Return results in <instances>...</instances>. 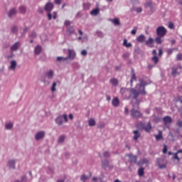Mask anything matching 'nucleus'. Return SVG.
I'll return each instance as SVG.
<instances>
[{
	"instance_id": "52",
	"label": "nucleus",
	"mask_w": 182,
	"mask_h": 182,
	"mask_svg": "<svg viewBox=\"0 0 182 182\" xmlns=\"http://www.w3.org/2000/svg\"><path fill=\"white\" fill-rule=\"evenodd\" d=\"M64 25H65V26H69V25H70V22L69 21L66 20V21H65V23H64Z\"/></svg>"
},
{
	"instance_id": "13",
	"label": "nucleus",
	"mask_w": 182,
	"mask_h": 182,
	"mask_svg": "<svg viewBox=\"0 0 182 182\" xmlns=\"http://www.w3.org/2000/svg\"><path fill=\"white\" fill-rule=\"evenodd\" d=\"M45 137V132H39L36 134V140H41Z\"/></svg>"
},
{
	"instance_id": "63",
	"label": "nucleus",
	"mask_w": 182,
	"mask_h": 182,
	"mask_svg": "<svg viewBox=\"0 0 182 182\" xmlns=\"http://www.w3.org/2000/svg\"><path fill=\"white\" fill-rule=\"evenodd\" d=\"M57 182H65V180H58Z\"/></svg>"
},
{
	"instance_id": "19",
	"label": "nucleus",
	"mask_w": 182,
	"mask_h": 182,
	"mask_svg": "<svg viewBox=\"0 0 182 182\" xmlns=\"http://www.w3.org/2000/svg\"><path fill=\"white\" fill-rule=\"evenodd\" d=\"M10 69H11V70H15V69H16V61L15 60L11 61Z\"/></svg>"
},
{
	"instance_id": "41",
	"label": "nucleus",
	"mask_w": 182,
	"mask_h": 182,
	"mask_svg": "<svg viewBox=\"0 0 182 182\" xmlns=\"http://www.w3.org/2000/svg\"><path fill=\"white\" fill-rule=\"evenodd\" d=\"M176 60H182V53H179L176 55Z\"/></svg>"
},
{
	"instance_id": "36",
	"label": "nucleus",
	"mask_w": 182,
	"mask_h": 182,
	"mask_svg": "<svg viewBox=\"0 0 182 182\" xmlns=\"http://www.w3.org/2000/svg\"><path fill=\"white\" fill-rule=\"evenodd\" d=\"M81 181L86 182V180H89V177L86 176V175L81 176L80 178Z\"/></svg>"
},
{
	"instance_id": "34",
	"label": "nucleus",
	"mask_w": 182,
	"mask_h": 182,
	"mask_svg": "<svg viewBox=\"0 0 182 182\" xmlns=\"http://www.w3.org/2000/svg\"><path fill=\"white\" fill-rule=\"evenodd\" d=\"M65 139H66L65 135L60 136L58 140V143H63V141H65Z\"/></svg>"
},
{
	"instance_id": "55",
	"label": "nucleus",
	"mask_w": 182,
	"mask_h": 182,
	"mask_svg": "<svg viewBox=\"0 0 182 182\" xmlns=\"http://www.w3.org/2000/svg\"><path fill=\"white\" fill-rule=\"evenodd\" d=\"M162 55H163V50L159 49V56H162Z\"/></svg>"
},
{
	"instance_id": "3",
	"label": "nucleus",
	"mask_w": 182,
	"mask_h": 182,
	"mask_svg": "<svg viewBox=\"0 0 182 182\" xmlns=\"http://www.w3.org/2000/svg\"><path fill=\"white\" fill-rule=\"evenodd\" d=\"M136 106L137 107V109H139V103L136 104V105H133V108L131 110V116L132 117H134V119H139L140 117H141V116H143L141 114V112H140V111H139V109H136Z\"/></svg>"
},
{
	"instance_id": "51",
	"label": "nucleus",
	"mask_w": 182,
	"mask_h": 182,
	"mask_svg": "<svg viewBox=\"0 0 182 182\" xmlns=\"http://www.w3.org/2000/svg\"><path fill=\"white\" fill-rule=\"evenodd\" d=\"M129 53H126L123 55V58H124L125 59L129 58Z\"/></svg>"
},
{
	"instance_id": "35",
	"label": "nucleus",
	"mask_w": 182,
	"mask_h": 182,
	"mask_svg": "<svg viewBox=\"0 0 182 182\" xmlns=\"http://www.w3.org/2000/svg\"><path fill=\"white\" fill-rule=\"evenodd\" d=\"M134 80H137V77H136V74H134V73L132 74V78H131V80H130L131 86L133 85V81Z\"/></svg>"
},
{
	"instance_id": "32",
	"label": "nucleus",
	"mask_w": 182,
	"mask_h": 182,
	"mask_svg": "<svg viewBox=\"0 0 182 182\" xmlns=\"http://www.w3.org/2000/svg\"><path fill=\"white\" fill-rule=\"evenodd\" d=\"M123 45L125 46V48H132V45L131 43H127V40L124 39Z\"/></svg>"
},
{
	"instance_id": "62",
	"label": "nucleus",
	"mask_w": 182,
	"mask_h": 182,
	"mask_svg": "<svg viewBox=\"0 0 182 182\" xmlns=\"http://www.w3.org/2000/svg\"><path fill=\"white\" fill-rule=\"evenodd\" d=\"M171 43H172V45H174V43H176V41L175 40H172L171 41Z\"/></svg>"
},
{
	"instance_id": "40",
	"label": "nucleus",
	"mask_w": 182,
	"mask_h": 182,
	"mask_svg": "<svg viewBox=\"0 0 182 182\" xmlns=\"http://www.w3.org/2000/svg\"><path fill=\"white\" fill-rule=\"evenodd\" d=\"M11 32H12L13 33H16L18 32V27H16V26L12 27V28H11Z\"/></svg>"
},
{
	"instance_id": "46",
	"label": "nucleus",
	"mask_w": 182,
	"mask_h": 182,
	"mask_svg": "<svg viewBox=\"0 0 182 182\" xmlns=\"http://www.w3.org/2000/svg\"><path fill=\"white\" fill-rule=\"evenodd\" d=\"M57 17H58V12L54 11V12L53 13V19H56Z\"/></svg>"
},
{
	"instance_id": "15",
	"label": "nucleus",
	"mask_w": 182,
	"mask_h": 182,
	"mask_svg": "<svg viewBox=\"0 0 182 182\" xmlns=\"http://www.w3.org/2000/svg\"><path fill=\"white\" fill-rule=\"evenodd\" d=\"M153 42H154V40L152 38H149L145 42V45H146V46H149V48H153V46H154Z\"/></svg>"
},
{
	"instance_id": "49",
	"label": "nucleus",
	"mask_w": 182,
	"mask_h": 182,
	"mask_svg": "<svg viewBox=\"0 0 182 182\" xmlns=\"http://www.w3.org/2000/svg\"><path fill=\"white\" fill-rule=\"evenodd\" d=\"M168 28H169L170 29H174V23H169V24H168Z\"/></svg>"
},
{
	"instance_id": "44",
	"label": "nucleus",
	"mask_w": 182,
	"mask_h": 182,
	"mask_svg": "<svg viewBox=\"0 0 182 182\" xmlns=\"http://www.w3.org/2000/svg\"><path fill=\"white\" fill-rule=\"evenodd\" d=\"M137 32V27H134V29H133L131 31L132 35H136V33Z\"/></svg>"
},
{
	"instance_id": "37",
	"label": "nucleus",
	"mask_w": 182,
	"mask_h": 182,
	"mask_svg": "<svg viewBox=\"0 0 182 182\" xmlns=\"http://www.w3.org/2000/svg\"><path fill=\"white\" fill-rule=\"evenodd\" d=\"M107 166H109V161L107 160H105L102 162V167L104 168H107Z\"/></svg>"
},
{
	"instance_id": "54",
	"label": "nucleus",
	"mask_w": 182,
	"mask_h": 182,
	"mask_svg": "<svg viewBox=\"0 0 182 182\" xmlns=\"http://www.w3.org/2000/svg\"><path fill=\"white\" fill-rule=\"evenodd\" d=\"M31 38H36V33H35V32L31 33Z\"/></svg>"
},
{
	"instance_id": "8",
	"label": "nucleus",
	"mask_w": 182,
	"mask_h": 182,
	"mask_svg": "<svg viewBox=\"0 0 182 182\" xmlns=\"http://www.w3.org/2000/svg\"><path fill=\"white\" fill-rule=\"evenodd\" d=\"M139 127H141V129H142L143 130H145V132H146V133H150V132L151 130V124L150 122H149L146 124L140 123L139 125Z\"/></svg>"
},
{
	"instance_id": "14",
	"label": "nucleus",
	"mask_w": 182,
	"mask_h": 182,
	"mask_svg": "<svg viewBox=\"0 0 182 182\" xmlns=\"http://www.w3.org/2000/svg\"><path fill=\"white\" fill-rule=\"evenodd\" d=\"M76 56V53L73 50H68V58L69 59L73 60Z\"/></svg>"
},
{
	"instance_id": "12",
	"label": "nucleus",
	"mask_w": 182,
	"mask_h": 182,
	"mask_svg": "<svg viewBox=\"0 0 182 182\" xmlns=\"http://www.w3.org/2000/svg\"><path fill=\"white\" fill-rule=\"evenodd\" d=\"M16 14H18V11H16V9L13 8L9 10V11L8 13V16H9V18H12V16H15V15H16Z\"/></svg>"
},
{
	"instance_id": "38",
	"label": "nucleus",
	"mask_w": 182,
	"mask_h": 182,
	"mask_svg": "<svg viewBox=\"0 0 182 182\" xmlns=\"http://www.w3.org/2000/svg\"><path fill=\"white\" fill-rule=\"evenodd\" d=\"M12 127H14V124L12 123H9L6 124V129H7L8 130L12 129Z\"/></svg>"
},
{
	"instance_id": "58",
	"label": "nucleus",
	"mask_w": 182,
	"mask_h": 182,
	"mask_svg": "<svg viewBox=\"0 0 182 182\" xmlns=\"http://www.w3.org/2000/svg\"><path fill=\"white\" fill-rule=\"evenodd\" d=\"M178 126L179 127H182V121H178Z\"/></svg>"
},
{
	"instance_id": "45",
	"label": "nucleus",
	"mask_w": 182,
	"mask_h": 182,
	"mask_svg": "<svg viewBox=\"0 0 182 182\" xmlns=\"http://www.w3.org/2000/svg\"><path fill=\"white\" fill-rule=\"evenodd\" d=\"M174 50V49H171V48H168L166 52L168 53V55H171V53H173V51Z\"/></svg>"
},
{
	"instance_id": "2",
	"label": "nucleus",
	"mask_w": 182,
	"mask_h": 182,
	"mask_svg": "<svg viewBox=\"0 0 182 182\" xmlns=\"http://www.w3.org/2000/svg\"><path fill=\"white\" fill-rule=\"evenodd\" d=\"M168 154V156H173L171 159L176 160V163L179 164L180 160L182 159V149H179L176 153H172L171 151H169Z\"/></svg>"
},
{
	"instance_id": "24",
	"label": "nucleus",
	"mask_w": 182,
	"mask_h": 182,
	"mask_svg": "<svg viewBox=\"0 0 182 182\" xmlns=\"http://www.w3.org/2000/svg\"><path fill=\"white\" fill-rule=\"evenodd\" d=\"M18 9L20 14H23V15L26 14V7L25 6H21Z\"/></svg>"
},
{
	"instance_id": "42",
	"label": "nucleus",
	"mask_w": 182,
	"mask_h": 182,
	"mask_svg": "<svg viewBox=\"0 0 182 182\" xmlns=\"http://www.w3.org/2000/svg\"><path fill=\"white\" fill-rule=\"evenodd\" d=\"M68 58H63V57H58L57 60L60 61V60H68Z\"/></svg>"
},
{
	"instance_id": "18",
	"label": "nucleus",
	"mask_w": 182,
	"mask_h": 182,
	"mask_svg": "<svg viewBox=\"0 0 182 182\" xmlns=\"http://www.w3.org/2000/svg\"><path fill=\"white\" fill-rule=\"evenodd\" d=\"M156 140H163V132L161 131H159L158 135H154Z\"/></svg>"
},
{
	"instance_id": "53",
	"label": "nucleus",
	"mask_w": 182,
	"mask_h": 182,
	"mask_svg": "<svg viewBox=\"0 0 182 182\" xmlns=\"http://www.w3.org/2000/svg\"><path fill=\"white\" fill-rule=\"evenodd\" d=\"M159 168H165L166 164H159Z\"/></svg>"
},
{
	"instance_id": "56",
	"label": "nucleus",
	"mask_w": 182,
	"mask_h": 182,
	"mask_svg": "<svg viewBox=\"0 0 182 182\" xmlns=\"http://www.w3.org/2000/svg\"><path fill=\"white\" fill-rule=\"evenodd\" d=\"M55 3L57 5H60V4L62 3V1H61V0H55Z\"/></svg>"
},
{
	"instance_id": "16",
	"label": "nucleus",
	"mask_w": 182,
	"mask_h": 182,
	"mask_svg": "<svg viewBox=\"0 0 182 182\" xmlns=\"http://www.w3.org/2000/svg\"><path fill=\"white\" fill-rule=\"evenodd\" d=\"M112 103L114 107H117V106H119V105H120V101L119 100V98L114 97Z\"/></svg>"
},
{
	"instance_id": "22",
	"label": "nucleus",
	"mask_w": 182,
	"mask_h": 182,
	"mask_svg": "<svg viewBox=\"0 0 182 182\" xmlns=\"http://www.w3.org/2000/svg\"><path fill=\"white\" fill-rule=\"evenodd\" d=\"M129 161L131 163H136V160H137V157H136V156L134 155H129Z\"/></svg>"
},
{
	"instance_id": "33",
	"label": "nucleus",
	"mask_w": 182,
	"mask_h": 182,
	"mask_svg": "<svg viewBox=\"0 0 182 182\" xmlns=\"http://www.w3.org/2000/svg\"><path fill=\"white\" fill-rule=\"evenodd\" d=\"M110 21L114 23V25H120V20H119V18H114Z\"/></svg>"
},
{
	"instance_id": "25",
	"label": "nucleus",
	"mask_w": 182,
	"mask_h": 182,
	"mask_svg": "<svg viewBox=\"0 0 182 182\" xmlns=\"http://www.w3.org/2000/svg\"><path fill=\"white\" fill-rule=\"evenodd\" d=\"M41 52H42V47H41V46H37L35 48V54L39 55Z\"/></svg>"
},
{
	"instance_id": "43",
	"label": "nucleus",
	"mask_w": 182,
	"mask_h": 182,
	"mask_svg": "<svg viewBox=\"0 0 182 182\" xmlns=\"http://www.w3.org/2000/svg\"><path fill=\"white\" fill-rule=\"evenodd\" d=\"M104 157L105 158L110 157V153H109V151L104 152Z\"/></svg>"
},
{
	"instance_id": "11",
	"label": "nucleus",
	"mask_w": 182,
	"mask_h": 182,
	"mask_svg": "<svg viewBox=\"0 0 182 182\" xmlns=\"http://www.w3.org/2000/svg\"><path fill=\"white\" fill-rule=\"evenodd\" d=\"M19 48H21V43L17 42L11 47V51L16 52V50H18L19 49Z\"/></svg>"
},
{
	"instance_id": "64",
	"label": "nucleus",
	"mask_w": 182,
	"mask_h": 182,
	"mask_svg": "<svg viewBox=\"0 0 182 182\" xmlns=\"http://www.w3.org/2000/svg\"><path fill=\"white\" fill-rule=\"evenodd\" d=\"M143 161L144 163H147V159H144Z\"/></svg>"
},
{
	"instance_id": "39",
	"label": "nucleus",
	"mask_w": 182,
	"mask_h": 182,
	"mask_svg": "<svg viewBox=\"0 0 182 182\" xmlns=\"http://www.w3.org/2000/svg\"><path fill=\"white\" fill-rule=\"evenodd\" d=\"M52 92H56V82H53L51 87Z\"/></svg>"
},
{
	"instance_id": "26",
	"label": "nucleus",
	"mask_w": 182,
	"mask_h": 182,
	"mask_svg": "<svg viewBox=\"0 0 182 182\" xmlns=\"http://www.w3.org/2000/svg\"><path fill=\"white\" fill-rule=\"evenodd\" d=\"M46 76L48 78V79H52V77H53V71L52 70H49L46 73Z\"/></svg>"
},
{
	"instance_id": "20",
	"label": "nucleus",
	"mask_w": 182,
	"mask_h": 182,
	"mask_svg": "<svg viewBox=\"0 0 182 182\" xmlns=\"http://www.w3.org/2000/svg\"><path fill=\"white\" fill-rule=\"evenodd\" d=\"M162 36H158L156 38H155V42H156L158 43V45H161L163 43V40H162Z\"/></svg>"
},
{
	"instance_id": "57",
	"label": "nucleus",
	"mask_w": 182,
	"mask_h": 182,
	"mask_svg": "<svg viewBox=\"0 0 182 182\" xmlns=\"http://www.w3.org/2000/svg\"><path fill=\"white\" fill-rule=\"evenodd\" d=\"M124 113H125V114H129V108L127 107H125V109H124Z\"/></svg>"
},
{
	"instance_id": "50",
	"label": "nucleus",
	"mask_w": 182,
	"mask_h": 182,
	"mask_svg": "<svg viewBox=\"0 0 182 182\" xmlns=\"http://www.w3.org/2000/svg\"><path fill=\"white\" fill-rule=\"evenodd\" d=\"M93 181H95V182H102V179H100V178H93Z\"/></svg>"
},
{
	"instance_id": "6",
	"label": "nucleus",
	"mask_w": 182,
	"mask_h": 182,
	"mask_svg": "<svg viewBox=\"0 0 182 182\" xmlns=\"http://www.w3.org/2000/svg\"><path fill=\"white\" fill-rule=\"evenodd\" d=\"M156 35L157 36H162L164 38L167 35V29L163 26H159L156 28Z\"/></svg>"
},
{
	"instance_id": "4",
	"label": "nucleus",
	"mask_w": 182,
	"mask_h": 182,
	"mask_svg": "<svg viewBox=\"0 0 182 182\" xmlns=\"http://www.w3.org/2000/svg\"><path fill=\"white\" fill-rule=\"evenodd\" d=\"M63 120L65 122V123H68V115L64 114L63 115L59 116L58 117L56 118L55 122L57 124H58V126H62L63 124Z\"/></svg>"
},
{
	"instance_id": "28",
	"label": "nucleus",
	"mask_w": 182,
	"mask_h": 182,
	"mask_svg": "<svg viewBox=\"0 0 182 182\" xmlns=\"http://www.w3.org/2000/svg\"><path fill=\"white\" fill-rule=\"evenodd\" d=\"M133 133L134 134V140H137L140 137V133H139V131H134Z\"/></svg>"
},
{
	"instance_id": "27",
	"label": "nucleus",
	"mask_w": 182,
	"mask_h": 182,
	"mask_svg": "<svg viewBox=\"0 0 182 182\" xmlns=\"http://www.w3.org/2000/svg\"><path fill=\"white\" fill-rule=\"evenodd\" d=\"M138 42L143 43L144 41H146V36L144 35H141L137 38Z\"/></svg>"
},
{
	"instance_id": "30",
	"label": "nucleus",
	"mask_w": 182,
	"mask_h": 182,
	"mask_svg": "<svg viewBox=\"0 0 182 182\" xmlns=\"http://www.w3.org/2000/svg\"><path fill=\"white\" fill-rule=\"evenodd\" d=\"M89 126L93 127L96 126V121H95V119H90L88 121Z\"/></svg>"
},
{
	"instance_id": "1",
	"label": "nucleus",
	"mask_w": 182,
	"mask_h": 182,
	"mask_svg": "<svg viewBox=\"0 0 182 182\" xmlns=\"http://www.w3.org/2000/svg\"><path fill=\"white\" fill-rule=\"evenodd\" d=\"M139 85H137L136 89H127V88H122L120 90V93L123 97L125 99H129L132 95L134 96V99H137L139 97V95H146V91L144 90V86L147 85L146 81L140 79L139 80Z\"/></svg>"
},
{
	"instance_id": "10",
	"label": "nucleus",
	"mask_w": 182,
	"mask_h": 182,
	"mask_svg": "<svg viewBox=\"0 0 182 182\" xmlns=\"http://www.w3.org/2000/svg\"><path fill=\"white\" fill-rule=\"evenodd\" d=\"M163 122L165 126L171 124L173 122V119L170 116H166L163 118Z\"/></svg>"
},
{
	"instance_id": "48",
	"label": "nucleus",
	"mask_w": 182,
	"mask_h": 182,
	"mask_svg": "<svg viewBox=\"0 0 182 182\" xmlns=\"http://www.w3.org/2000/svg\"><path fill=\"white\" fill-rule=\"evenodd\" d=\"M167 150H168V148L166 145L164 146V149H163V153L164 154H166V153H167Z\"/></svg>"
},
{
	"instance_id": "23",
	"label": "nucleus",
	"mask_w": 182,
	"mask_h": 182,
	"mask_svg": "<svg viewBox=\"0 0 182 182\" xmlns=\"http://www.w3.org/2000/svg\"><path fill=\"white\" fill-rule=\"evenodd\" d=\"M8 166L9 168H15V161L11 160L8 162Z\"/></svg>"
},
{
	"instance_id": "29",
	"label": "nucleus",
	"mask_w": 182,
	"mask_h": 182,
	"mask_svg": "<svg viewBox=\"0 0 182 182\" xmlns=\"http://www.w3.org/2000/svg\"><path fill=\"white\" fill-rule=\"evenodd\" d=\"M138 174L139 177L144 176V168H140L138 170Z\"/></svg>"
},
{
	"instance_id": "9",
	"label": "nucleus",
	"mask_w": 182,
	"mask_h": 182,
	"mask_svg": "<svg viewBox=\"0 0 182 182\" xmlns=\"http://www.w3.org/2000/svg\"><path fill=\"white\" fill-rule=\"evenodd\" d=\"M152 55H154L151 58V60L152 62H154L155 63V65H157L159 63V57H157V50H152Z\"/></svg>"
},
{
	"instance_id": "17",
	"label": "nucleus",
	"mask_w": 182,
	"mask_h": 182,
	"mask_svg": "<svg viewBox=\"0 0 182 182\" xmlns=\"http://www.w3.org/2000/svg\"><path fill=\"white\" fill-rule=\"evenodd\" d=\"M109 82L111 83V85H112V86H117L119 85V80H117V79L116 78H112L109 80Z\"/></svg>"
},
{
	"instance_id": "47",
	"label": "nucleus",
	"mask_w": 182,
	"mask_h": 182,
	"mask_svg": "<svg viewBox=\"0 0 182 182\" xmlns=\"http://www.w3.org/2000/svg\"><path fill=\"white\" fill-rule=\"evenodd\" d=\"M81 55L82 56H86V55H87V51H86V50H83L81 51Z\"/></svg>"
},
{
	"instance_id": "59",
	"label": "nucleus",
	"mask_w": 182,
	"mask_h": 182,
	"mask_svg": "<svg viewBox=\"0 0 182 182\" xmlns=\"http://www.w3.org/2000/svg\"><path fill=\"white\" fill-rule=\"evenodd\" d=\"M69 119H70V120H73V114H69Z\"/></svg>"
},
{
	"instance_id": "5",
	"label": "nucleus",
	"mask_w": 182,
	"mask_h": 182,
	"mask_svg": "<svg viewBox=\"0 0 182 182\" xmlns=\"http://www.w3.org/2000/svg\"><path fill=\"white\" fill-rule=\"evenodd\" d=\"M181 69H182V66L180 64H178L173 66L172 68V72H171L172 76L176 77L177 75H180V73H181Z\"/></svg>"
},
{
	"instance_id": "60",
	"label": "nucleus",
	"mask_w": 182,
	"mask_h": 182,
	"mask_svg": "<svg viewBox=\"0 0 182 182\" xmlns=\"http://www.w3.org/2000/svg\"><path fill=\"white\" fill-rule=\"evenodd\" d=\"M136 11H137V12H141V8H138V9H136Z\"/></svg>"
},
{
	"instance_id": "61",
	"label": "nucleus",
	"mask_w": 182,
	"mask_h": 182,
	"mask_svg": "<svg viewBox=\"0 0 182 182\" xmlns=\"http://www.w3.org/2000/svg\"><path fill=\"white\" fill-rule=\"evenodd\" d=\"M78 32H79L80 35H83V31H82L79 30Z\"/></svg>"
},
{
	"instance_id": "7",
	"label": "nucleus",
	"mask_w": 182,
	"mask_h": 182,
	"mask_svg": "<svg viewBox=\"0 0 182 182\" xmlns=\"http://www.w3.org/2000/svg\"><path fill=\"white\" fill-rule=\"evenodd\" d=\"M45 9L48 12V21H52V14H50V11H52V9H53V4H47L45 6Z\"/></svg>"
},
{
	"instance_id": "31",
	"label": "nucleus",
	"mask_w": 182,
	"mask_h": 182,
	"mask_svg": "<svg viewBox=\"0 0 182 182\" xmlns=\"http://www.w3.org/2000/svg\"><path fill=\"white\" fill-rule=\"evenodd\" d=\"M67 33L68 35H72V33H75V28L73 27H70L67 29Z\"/></svg>"
},
{
	"instance_id": "21",
	"label": "nucleus",
	"mask_w": 182,
	"mask_h": 182,
	"mask_svg": "<svg viewBox=\"0 0 182 182\" xmlns=\"http://www.w3.org/2000/svg\"><path fill=\"white\" fill-rule=\"evenodd\" d=\"M100 12V9H95L91 11V15H92L93 16H96L97 15H99V13Z\"/></svg>"
}]
</instances>
